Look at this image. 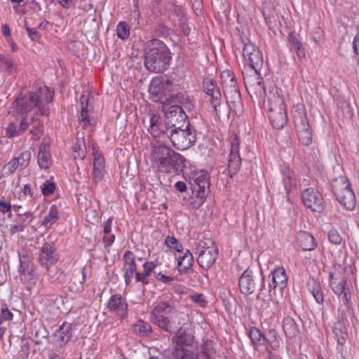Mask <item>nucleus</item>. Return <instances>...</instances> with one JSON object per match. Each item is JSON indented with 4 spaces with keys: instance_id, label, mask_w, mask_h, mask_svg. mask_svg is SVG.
<instances>
[{
    "instance_id": "nucleus-61",
    "label": "nucleus",
    "mask_w": 359,
    "mask_h": 359,
    "mask_svg": "<svg viewBox=\"0 0 359 359\" xmlns=\"http://www.w3.org/2000/svg\"><path fill=\"white\" fill-rule=\"evenodd\" d=\"M353 45L355 53L357 55H359V33L355 36L353 41Z\"/></svg>"
},
{
    "instance_id": "nucleus-24",
    "label": "nucleus",
    "mask_w": 359,
    "mask_h": 359,
    "mask_svg": "<svg viewBox=\"0 0 359 359\" xmlns=\"http://www.w3.org/2000/svg\"><path fill=\"white\" fill-rule=\"evenodd\" d=\"M255 281L252 271L245 270L239 279V288L242 294L245 296L252 294L255 290Z\"/></svg>"
},
{
    "instance_id": "nucleus-37",
    "label": "nucleus",
    "mask_w": 359,
    "mask_h": 359,
    "mask_svg": "<svg viewBox=\"0 0 359 359\" xmlns=\"http://www.w3.org/2000/svg\"><path fill=\"white\" fill-rule=\"evenodd\" d=\"M81 109L79 116V120L80 123H83L84 126L90 125L91 123L88 111V98H86V96L83 95L81 97Z\"/></svg>"
},
{
    "instance_id": "nucleus-29",
    "label": "nucleus",
    "mask_w": 359,
    "mask_h": 359,
    "mask_svg": "<svg viewBox=\"0 0 359 359\" xmlns=\"http://www.w3.org/2000/svg\"><path fill=\"white\" fill-rule=\"evenodd\" d=\"M93 155L94 156L93 180L98 182L102 180L105 172L104 159L97 153L94 146H93Z\"/></svg>"
},
{
    "instance_id": "nucleus-54",
    "label": "nucleus",
    "mask_w": 359,
    "mask_h": 359,
    "mask_svg": "<svg viewBox=\"0 0 359 359\" xmlns=\"http://www.w3.org/2000/svg\"><path fill=\"white\" fill-rule=\"evenodd\" d=\"M156 264L154 262H146L143 264L144 273L149 276L151 275V272L156 268Z\"/></svg>"
},
{
    "instance_id": "nucleus-40",
    "label": "nucleus",
    "mask_w": 359,
    "mask_h": 359,
    "mask_svg": "<svg viewBox=\"0 0 359 359\" xmlns=\"http://www.w3.org/2000/svg\"><path fill=\"white\" fill-rule=\"evenodd\" d=\"M226 101L235 104L241 101V95L238 86L224 90Z\"/></svg>"
},
{
    "instance_id": "nucleus-7",
    "label": "nucleus",
    "mask_w": 359,
    "mask_h": 359,
    "mask_svg": "<svg viewBox=\"0 0 359 359\" xmlns=\"http://www.w3.org/2000/svg\"><path fill=\"white\" fill-rule=\"evenodd\" d=\"M175 359H215V350L205 344L201 349L194 341L191 343L177 344L174 352Z\"/></svg>"
},
{
    "instance_id": "nucleus-22",
    "label": "nucleus",
    "mask_w": 359,
    "mask_h": 359,
    "mask_svg": "<svg viewBox=\"0 0 359 359\" xmlns=\"http://www.w3.org/2000/svg\"><path fill=\"white\" fill-rule=\"evenodd\" d=\"M123 269L125 271V281L128 285L133 280L134 274L137 270L135 257L131 251L127 250L123 255Z\"/></svg>"
},
{
    "instance_id": "nucleus-11",
    "label": "nucleus",
    "mask_w": 359,
    "mask_h": 359,
    "mask_svg": "<svg viewBox=\"0 0 359 359\" xmlns=\"http://www.w3.org/2000/svg\"><path fill=\"white\" fill-rule=\"evenodd\" d=\"M330 285L341 302L339 311H341L342 316H344V313L350 309L351 293L346 287V280L344 278L334 277L330 275Z\"/></svg>"
},
{
    "instance_id": "nucleus-6",
    "label": "nucleus",
    "mask_w": 359,
    "mask_h": 359,
    "mask_svg": "<svg viewBox=\"0 0 359 359\" xmlns=\"http://www.w3.org/2000/svg\"><path fill=\"white\" fill-rule=\"evenodd\" d=\"M191 182V196L189 205L192 208H200L205 202L209 189V175L207 171L201 170L193 172Z\"/></svg>"
},
{
    "instance_id": "nucleus-58",
    "label": "nucleus",
    "mask_w": 359,
    "mask_h": 359,
    "mask_svg": "<svg viewBox=\"0 0 359 359\" xmlns=\"http://www.w3.org/2000/svg\"><path fill=\"white\" fill-rule=\"evenodd\" d=\"M26 31L32 40H36L39 38V33L35 29L26 27Z\"/></svg>"
},
{
    "instance_id": "nucleus-8",
    "label": "nucleus",
    "mask_w": 359,
    "mask_h": 359,
    "mask_svg": "<svg viewBox=\"0 0 359 359\" xmlns=\"http://www.w3.org/2000/svg\"><path fill=\"white\" fill-rule=\"evenodd\" d=\"M333 192L339 203L346 210H352L355 206V197L351 184L345 177H339L333 185Z\"/></svg>"
},
{
    "instance_id": "nucleus-30",
    "label": "nucleus",
    "mask_w": 359,
    "mask_h": 359,
    "mask_svg": "<svg viewBox=\"0 0 359 359\" xmlns=\"http://www.w3.org/2000/svg\"><path fill=\"white\" fill-rule=\"evenodd\" d=\"M177 269L180 273H187L193 266L194 257L191 252L187 250L184 252L175 255Z\"/></svg>"
},
{
    "instance_id": "nucleus-62",
    "label": "nucleus",
    "mask_w": 359,
    "mask_h": 359,
    "mask_svg": "<svg viewBox=\"0 0 359 359\" xmlns=\"http://www.w3.org/2000/svg\"><path fill=\"white\" fill-rule=\"evenodd\" d=\"M24 229L22 226L19 225H13L11 226L10 232L11 234H14L18 232L23 231Z\"/></svg>"
},
{
    "instance_id": "nucleus-46",
    "label": "nucleus",
    "mask_w": 359,
    "mask_h": 359,
    "mask_svg": "<svg viewBox=\"0 0 359 359\" xmlns=\"http://www.w3.org/2000/svg\"><path fill=\"white\" fill-rule=\"evenodd\" d=\"M134 330L136 332L148 335L151 332V327L147 323L143 320H139L134 325Z\"/></svg>"
},
{
    "instance_id": "nucleus-39",
    "label": "nucleus",
    "mask_w": 359,
    "mask_h": 359,
    "mask_svg": "<svg viewBox=\"0 0 359 359\" xmlns=\"http://www.w3.org/2000/svg\"><path fill=\"white\" fill-rule=\"evenodd\" d=\"M59 219L58 208L57 205L50 206L48 215L44 217L43 225L46 228H50Z\"/></svg>"
},
{
    "instance_id": "nucleus-64",
    "label": "nucleus",
    "mask_w": 359,
    "mask_h": 359,
    "mask_svg": "<svg viewBox=\"0 0 359 359\" xmlns=\"http://www.w3.org/2000/svg\"><path fill=\"white\" fill-rule=\"evenodd\" d=\"M2 33L5 36H9L11 34L9 27L7 25L2 26Z\"/></svg>"
},
{
    "instance_id": "nucleus-27",
    "label": "nucleus",
    "mask_w": 359,
    "mask_h": 359,
    "mask_svg": "<svg viewBox=\"0 0 359 359\" xmlns=\"http://www.w3.org/2000/svg\"><path fill=\"white\" fill-rule=\"evenodd\" d=\"M37 163L41 169H48L52 165V156L48 144L42 142L39 147Z\"/></svg>"
},
{
    "instance_id": "nucleus-23",
    "label": "nucleus",
    "mask_w": 359,
    "mask_h": 359,
    "mask_svg": "<svg viewBox=\"0 0 359 359\" xmlns=\"http://www.w3.org/2000/svg\"><path fill=\"white\" fill-rule=\"evenodd\" d=\"M282 183L287 194L291 193L297 187V179L295 172L287 165L280 168Z\"/></svg>"
},
{
    "instance_id": "nucleus-21",
    "label": "nucleus",
    "mask_w": 359,
    "mask_h": 359,
    "mask_svg": "<svg viewBox=\"0 0 359 359\" xmlns=\"http://www.w3.org/2000/svg\"><path fill=\"white\" fill-rule=\"evenodd\" d=\"M166 92V83L159 77L154 78L149 86V93L154 102L160 101Z\"/></svg>"
},
{
    "instance_id": "nucleus-5",
    "label": "nucleus",
    "mask_w": 359,
    "mask_h": 359,
    "mask_svg": "<svg viewBox=\"0 0 359 359\" xmlns=\"http://www.w3.org/2000/svg\"><path fill=\"white\" fill-rule=\"evenodd\" d=\"M267 108L269 118L273 127L278 130L282 129L287 123V116L283 97L277 89L269 92L267 98Z\"/></svg>"
},
{
    "instance_id": "nucleus-2",
    "label": "nucleus",
    "mask_w": 359,
    "mask_h": 359,
    "mask_svg": "<svg viewBox=\"0 0 359 359\" xmlns=\"http://www.w3.org/2000/svg\"><path fill=\"white\" fill-rule=\"evenodd\" d=\"M151 166L158 172L177 174L184 168V158L163 144L153 147L150 154Z\"/></svg>"
},
{
    "instance_id": "nucleus-41",
    "label": "nucleus",
    "mask_w": 359,
    "mask_h": 359,
    "mask_svg": "<svg viewBox=\"0 0 359 359\" xmlns=\"http://www.w3.org/2000/svg\"><path fill=\"white\" fill-rule=\"evenodd\" d=\"M19 187V190H16L15 196L19 199H26L27 197L32 198L34 192L30 184H23L22 187L18 185L16 188Z\"/></svg>"
},
{
    "instance_id": "nucleus-53",
    "label": "nucleus",
    "mask_w": 359,
    "mask_h": 359,
    "mask_svg": "<svg viewBox=\"0 0 359 359\" xmlns=\"http://www.w3.org/2000/svg\"><path fill=\"white\" fill-rule=\"evenodd\" d=\"M11 204L9 202L4 199L0 200V211L4 214L8 213L9 217L11 216Z\"/></svg>"
},
{
    "instance_id": "nucleus-9",
    "label": "nucleus",
    "mask_w": 359,
    "mask_h": 359,
    "mask_svg": "<svg viewBox=\"0 0 359 359\" xmlns=\"http://www.w3.org/2000/svg\"><path fill=\"white\" fill-rule=\"evenodd\" d=\"M173 147L178 150H185L191 147L196 140V133L188 126L185 129L180 127L171 128L168 135Z\"/></svg>"
},
{
    "instance_id": "nucleus-35",
    "label": "nucleus",
    "mask_w": 359,
    "mask_h": 359,
    "mask_svg": "<svg viewBox=\"0 0 359 359\" xmlns=\"http://www.w3.org/2000/svg\"><path fill=\"white\" fill-rule=\"evenodd\" d=\"M249 337L254 348L256 349L259 346L265 345V335L256 327L250 328Z\"/></svg>"
},
{
    "instance_id": "nucleus-28",
    "label": "nucleus",
    "mask_w": 359,
    "mask_h": 359,
    "mask_svg": "<svg viewBox=\"0 0 359 359\" xmlns=\"http://www.w3.org/2000/svg\"><path fill=\"white\" fill-rule=\"evenodd\" d=\"M298 245L304 251L313 250L317 246V242L312 234L307 231H301L296 236Z\"/></svg>"
},
{
    "instance_id": "nucleus-38",
    "label": "nucleus",
    "mask_w": 359,
    "mask_h": 359,
    "mask_svg": "<svg viewBox=\"0 0 359 359\" xmlns=\"http://www.w3.org/2000/svg\"><path fill=\"white\" fill-rule=\"evenodd\" d=\"M221 81L224 90L238 86L233 72L229 69H224L221 72Z\"/></svg>"
},
{
    "instance_id": "nucleus-55",
    "label": "nucleus",
    "mask_w": 359,
    "mask_h": 359,
    "mask_svg": "<svg viewBox=\"0 0 359 359\" xmlns=\"http://www.w3.org/2000/svg\"><path fill=\"white\" fill-rule=\"evenodd\" d=\"M135 279L137 281L140 282L143 284L148 283L147 278L149 277V276L146 275L145 273L135 272Z\"/></svg>"
},
{
    "instance_id": "nucleus-47",
    "label": "nucleus",
    "mask_w": 359,
    "mask_h": 359,
    "mask_svg": "<svg viewBox=\"0 0 359 359\" xmlns=\"http://www.w3.org/2000/svg\"><path fill=\"white\" fill-rule=\"evenodd\" d=\"M165 243L170 249L175 250L177 254H180L182 252V245L175 237L168 236L165 239Z\"/></svg>"
},
{
    "instance_id": "nucleus-31",
    "label": "nucleus",
    "mask_w": 359,
    "mask_h": 359,
    "mask_svg": "<svg viewBox=\"0 0 359 359\" xmlns=\"http://www.w3.org/2000/svg\"><path fill=\"white\" fill-rule=\"evenodd\" d=\"M299 142L303 145H310L312 143V132L309 123L295 126Z\"/></svg>"
},
{
    "instance_id": "nucleus-34",
    "label": "nucleus",
    "mask_w": 359,
    "mask_h": 359,
    "mask_svg": "<svg viewBox=\"0 0 359 359\" xmlns=\"http://www.w3.org/2000/svg\"><path fill=\"white\" fill-rule=\"evenodd\" d=\"M283 329L287 337L292 338L298 333V328L294 320L290 316H287L283 319Z\"/></svg>"
},
{
    "instance_id": "nucleus-18",
    "label": "nucleus",
    "mask_w": 359,
    "mask_h": 359,
    "mask_svg": "<svg viewBox=\"0 0 359 359\" xmlns=\"http://www.w3.org/2000/svg\"><path fill=\"white\" fill-rule=\"evenodd\" d=\"M203 90L210 97V103L214 109L216 116H218L221 104V93L217 86L216 82L211 78H205L203 82Z\"/></svg>"
},
{
    "instance_id": "nucleus-56",
    "label": "nucleus",
    "mask_w": 359,
    "mask_h": 359,
    "mask_svg": "<svg viewBox=\"0 0 359 359\" xmlns=\"http://www.w3.org/2000/svg\"><path fill=\"white\" fill-rule=\"evenodd\" d=\"M156 279L163 283H168L172 281L173 278L170 276H165L161 273H158L156 276Z\"/></svg>"
},
{
    "instance_id": "nucleus-14",
    "label": "nucleus",
    "mask_w": 359,
    "mask_h": 359,
    "mask_svg": "<svg viewBox=\"0 0 359 359\" xmlns=\"http://www.w3.org/2000/svg\"><path fill=\"white\" fill-rule=\"evenodd\" d=\"M32 154L29 151H24L17 156H14L2 168L3 176L8 177L13 174L18 167L20 169L26 168L30 162Z\"/></svg>"
},
{
    "instance_id": "nucleus-49",
    "label": "nucleus",
    "mask_w": 359,
    "mask_h": 359,
    "mask_svg": "<svg viewBox=\"0 0 359 359\" xmlns=\"http://www.w3.org/2000/svg\"><path fill=\"white\" fill-rule=\"evenodd\" d=\"M20 135L21 133L18 125L15 123L10 122L6 129V135L9 138H12Z\"/></svg>"
},
{
    "instance_id": "nucleus-10",
    "label": "nucleus",
    "mask_w": 359,
    "mask_h": 359,
    "mask_svg": "<svg viewBox=\"0 0 359 359\" xmlns=\"http://www.w3.org/2000/svg\"><path fill=\"white\" fill-rule=\"evenodd\" d=\"M173 310L174 309L172 306L169 303L166 302H160L153 309L150 315V319L151 322L160 328L167 332H170V317Z\"/></svg>"
},
{
    "instance_id": "nucleus-43",
    "label": "nucleus",
    "mask_w": 359,
    "mask_h": 359,
    "mask_svg": "<svg viewBox=\"0 0 359 359\" xmlns=\"http://www.w3.org/2000/svg\"><path fill=\"white\" fill-rule=\"evenodd\" d=\"M333 333L334 339L338 344L337 349L339 351H341L343 350V346L346 344V334L344 332L341 328L337 327H334Z\"/></svg>"
},
{
    "instance_id": "nucleus-32",
    "label": "nucleus",
    "mask_w": 359,
    "mask_h": 359,
    "mask_svg": "<svg viewBox=\"0 0 359 359\" xmlns=\"http://www.w3.org/2000/svg\"><path fill=\"white\" fill-rule=\"evenodd\" d=\"M307 287L316 302L319 304H323L324 303V296L320 282L315 278H311L308 281Z\"/></svg>"
},
{
    "instance_id": "nucleus-13",
    "label": "nucleus",
    "mask_w": 359,
    "mask_h": 359,
    "mask_svg": "<svg viewBox=\"0 0 359 359\" xmlns=\"http://www.w3.org/2000/svg\"><path fill=\"white\" fill-rule=\"evenodd\" d=\"M217 255V248L212 241L204 243L203 245L201 243L197 257L198 264L201 268L208 269L215 263Z\"/></svg>"
},
{
    "instance_id": "nucleus-12",
    "label": "nucleus",
    "mask_w": 359,
    "mask_h": 359,
    "mask_svg": "<svg viewBox=\"0 0 359 359\" xmlns=\"http://www.w3.org/2000/svg\"><path fill=\"white\" fill-rule=\"evenodd\" d=\"M243 57L245 65H248L257 76L263 64V57L259 49L251 41L245 42L243 47Z\"/></svg>"
},
{
    "instance_id": "nucleus-36",
    "label": "nucleus",
    "mask_w": 359,
    "mask_h": 359,
    "mask_svg": "<svg viewBox=\"0 0 359 359\" xmlns=\"http://www.w3.org/2000/svg\"><path fill=\"white\" fill-rule=\"evenodd\" d=\"M267 343L273 350L278 349L281 344V339L277 331L270 329L265 334V344Z\"/></svg>"
},
{
    "instance_id": "nucleus-48",
    "label": "nucleus",
    "mask_w": 359,
    "mask_h": 359,
    "mask_svg": "<svg viewBox=\"0 0 359 359\" xmlns=\"http://www.w3.org/2000/svg\"><path fill=\"white\" fill-rule=\"evenodd\" d=\"M55 184L52 180H47L41 185V190L43 196H49L55 190Z\"/></svg>"
},
{
    "instance_id": "nucleus-26",
    "label": "nucleus",
    "mask_w": 359,
    "mask_h": 359,
    "mask_svg": "<svg viewBox=\"0 0 359 359\" xmlns=\"http://www.w3.org/2000/svg\"><path fill=\"white\" fill-rule=\"evenodd\" d=\"M72 336V327L70 323H63L53 335L54 341L62 348L65 346Z\"/></svg>"
},
{
    "instance_id": "nucleus-44",
    "label": "nucleus",
    "mask_w": 359,
    "mask_h": 359,
    "mask_svg": "<svg viewBox=\"0 0 359 359\" xmlns=\"http://www.w3.org/2000/svg\"><path fill=\"white\" fill-rule=\"evenodd\" d=\"M19 256H20L19 255ZM20 273L24 276L29 275L31 276V280H28L29 284H32L35 283L36 278L34 274V269L32 267L29 268V266L25 263V262L22 259L21 257H20Z\"/></svg>"
},
{
    "instance_id": "nucleus-19",
    "label": "nucleus",
    "mask_w": 359,
    "mask_h": 359,
    "mask_svg": "<svg viewBox=\"0 0 359 359\" xmlns=\"http://www.w3.org/2000/svg\"><path fill=\"white\" fill-rule=\"evenodd\" d=\"M302 199L308 208L314 212H320L323 209V198L322 195L312 188L304 189L302 193Z\"/></svg>"
},
{
    "instance_id": "nucleus-1",
    "label": "nucleus",
    "mask_w": 359,
    "mask_h": 359,
    "mask_svg": "<svg viewBox=\"0 0 359 359\" xmlns=\"http://www.w3.org/2000/svg\"><path fill=\"white\" fill-rule=\"evenodd\" d=\"M54 91L47 86L40 87L34 91L20 95L13 102L10 113L27 114L32 112L30 133L34 139H39L43 133L41 116H48V104L53 100Z\"/></svg>"
},
{
    "instance_id": "nucleus-45",
    "label": "nucleus",
    "mask_w": 359,
    "mask_h": 359,
    "mask_svg": "<svg viewBox=\"0 0 359 359\" xmlns=\"http://www.w3.org/2000/svg\"><path fill=\"white\" fill-rule=\"evenodd\" d=\"M117 36L124 40L128 38L130 35V28L125 22H120L116 27Z\"/></svg>"
},
{
    "instance_id": "nucleus-51",
    "label": "nucleus",
    "mask_w": 359,
    "mask_h": 359,
    "mask_svg": "<svg viewBox=\"0 0 359 359\" xmlns=\"http://www.w3.org/2000/svg\"><path fill=\"white\" fill-rule=\"evenodd\" d=\"M190 298L194 303L201 307H204L207 304L205 297L203 294L193 292L190 294Z\"/></svg>"
},
{
    "instance_id": "nucleus-60",
    "label": "nucleus",
    "mask_w": 359,
    "mask_h": 359,
    "mask_svg": "<svg viewBox=\"0 0 359 359\" xmlns=\"http://www.w3.org/2000/svg\"><path fill=\"white\" fill-rule=\"evenodd\" d=\"M175 187L180 192H184L187 190V185L184 182L178 181L175 183Z\"/></svg>"
},
{
    "instance_id": "nucleus-50",
    "label": "nucleus",
    "mask_w": 359,
    "mask_h": 359,
    "mask_svg": "<svg viewBox=\"0 0 359 359\" xmlns=\"http://www.w3.org/2000/svg\"><path fill=\"white\" fill-rule=\"evenodd\" d=\"M328 238L329 241L334 245H339L343 241L342 236L335 229H332L329 231Z\"/></svg>"
},
{
    "instance_id": "nucleus-3",
    "label": "nucleus",
    "mask_w": 359,
    "mask_h": 359,
    "mask_svg": "<svg viewBox=\"0 0 359 359\" xmlns=\"http://www.w3.org/2000/svg\"><path fill=\"white\" fill-rule=\"evenodd\" d=\"M164 111L165 120H163L157 114H153L150 116V124L148 130L154 137L168 136L171 128L185 120L186 114L179 105H172L164 108Z\"/></svg>"
},
{
    "instance_id": "nucleus-63",
    "label": "nucleus",
    "mask_w": 359,
    "mask_h": 359,
    "mask_svg": "<svg viewBox=\"0 0 359 359\" xmlns=\"http://www.w3.org/2000/svg\"><path fill=\"white\" fill-rule=\"evenodd\" d=\"M57 3L64 8L69 7L71 0H57Z\"/></svg>"
},
{
    "instance_id": "nucleus-59",
    "label": "nucleus",
    "mask_w": 359,
    "mask_h": 359,
    "mask_svg": "<svg viewBox=\"0 0 359 359\" xmlns=\"http://www.w3.org/2000/svg\"><path fill=\"white\" fill-rule=\"evenodd\" d=\"M28 126L29 123L27 118H23L20 123V126H18L20 133L22 134L24 133L28 128Z\"/></svg>"
},
{
    "instance_id": "nucleus-17",
    "label": "nucleus",
    "mask_w": 359,
    "mask_h": 359,
    "mask_svg": "<svg viewBox=\"0 0 359 359\" xmlns=\"http://www.w3.org/2000/svg\"><path fill=\"white\" fill-rule=\"evenodd\" d=\"M255 79L252 78L244 77L246 88L252 98L255 97L258 100L259 103H264L266 90L262 79L259 78V74L257 76L255 74Z\"/></svg>"
},
{
    "instance_id": "nucleus-33",
    "label": "nucleus",
    "mask_w": 359,
    "mask_h": 359,
    "mask_svg": "<svg viewBox=\"0 0 359 359\" xmlns=\"http://www.w3.org/2000/svg\"><path fill=\"white\" fill-rule=\"evenodd\" d=\"M292 114L293 116L294 126L309 123L304 105L302 103H298L294 105L292 109Z\"/></svg>"
},
{
    "instance_id": "nucleus-20",
    "label": "nucleus",
    "mask_w": 359,
    "mask_h": 359,
    "mask_svg": "<svg viewBox=\"0 0 359 359\" xmlns=\"http://www.w3.org/2000/svg\"><path fill=\"white\" fill-rule=\"evenodd\" d=\"M109 311L114 312L121 319H125L128 316V304L120 294L112 295L108 302Z\"/></svg>"
},
{
    "instance_id": "nucleus-15",
    "label": "nucleus",
    "mask_w": 359,
    "mask_h": 359,
    "mask_svg": "<svg viewBox=\"0 0 359 359\" xmlns=\"http://www.w3.org/2000/svg\"><path fill=\"white\" fill-rule=\"evenodd\" d=\"M231 144L230 154L229 158V172L231 177H233L241 168V158L240 156V141L236 134H232L229 137Z\"/></svg>"
},
{
    "instance_id": "nucleus-4",
    "label": "nucleus",
    "mask_w": 359,
    "mask_h": 359,
    "mask_svg": "<svg viewBox=\"0 0 359 359\" xmlns=\"http://www.w3.org/2000/svg\"><path fill=\"white\" fill-rule=\"evenodd\" d=\"M171 60L169 49L158 39H153L148 43L144 58L146 68L154 73L164 72Z\"/></svg>"
},
{
    "instance_id": "nucleus-52",
    "label": "nucleus",
    "mask_w": 359,
    "mask_h": 359,
    "mask_svg": "<svg viewBox=\"0 0 359 359\" xmlns=\"http://www.w3.org/2000/svg\"><path fill=\"white\" fill-rule=\"evenodd\" d=\"M13 315L8 310L6 305H4L1 308V311L0 314V324L2 323L3 321L11 320L13 319Z\"/></svg>"
},
{
    "instance_id": "nucleus-16",
    "label": "nucleus",
    "mask_w": 359,
    "mask_h": 359,
    "mask_svg": "<svg viewBox=\"0 0 359 359\" xmlns=\"http://www.w3.org/2000/svg\"><path fill=\"white\" fill-rule=\"evenodd\" d=\"M39 262L47 270L55 264L59 260V255L57 252L54 244L51 243H46L43 245L39 252Z\"/></svg>"
},
{
    "instance_id": "nucleus-42",
    "label": "nucleus",
    "mask_w": 359,
    "mask_h": 359,
    "mask_svg": "<svg viewBox=\"0 0 359 359\" xmlns=\"http://www.w3.org/2000/svg\"><path fill=\"white\" fill-rule=\"evenodd\" d=\"M15 67L10 57L0 54V72L11 74L13 72Z\"/></svg>"
},
{
    "instance_id": "nucleus-57",
    "label": "nucleus",
    "mask_w": 359,
    "mask_h": 359,
    "mask_svg": "<svg viewBox=\"0 0 359 359\" xmlns=\"http://www.w3.org/2000/svg\"><path fill=\"white\" fill-rule=\"evenodd\" d=\"M77 144L79 147V152L77 154L78 157H80L81 158H83L85 156V151L83 150L84 143L82 140H80L77 139Z\"/></svg>"
},
{
    "instance_id": "nucleus-25",
    "label": "nucleus",
    "mask_w": 359,
    "mask_h": 359,
    "mask_svg": "<svg viewBox=\"0 0 359 359\" xmlns=\"http://www.w3.org/2000/svg\"><path fill=\"white\" fill-rule=\"evenodd\" d=\"M269 277L271 278L270 287L273 286V288L279 287L283 289L287 285L288 277L283 266H276L271 272Z\"/></svg>"
}]
</instances>
